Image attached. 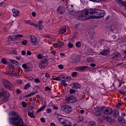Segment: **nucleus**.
Here are the masks:
<instances>
[{"label": "nucleus", "instance_id": "obj_46", "mask_svg": "<svg viewBox=\"0 0 126 126\" xmlns=\"http://www.w3.org/2000/svg\"><path fill=\"white\" fill-rule=\"evenodd\" d=\"M16 83L17 84H22V80H17L16 82Z\"/></svg>", "mask_w": 126, "mask_h": 126}, {"label": "nucleus", "instance_id": "obj_26", "mask_svg": "<svg viewBox=\"0 0 126 126\" xmlns=\"http://www.w3.org/2000/svg\"><path fill=\"white\" fill-rule=\"evenodd\" d=\"M66 100L67 102H69L70 101H75V100H76V99L74 96H71L69 97H67L66 99Z\"/></svg>", "mask_w": 126, "mask_h": 126}, {"label": "nucleus", "instance_id": "obj_48", "mask_svg": "<svg viewBox=\"0 0 126 126\" xmlns=\"http://www.w3.org/2000/svg\"><path fill=\"white\" fill-rule=\"evenodd\" d=\"M46 112L48 113V114H51V113H52V109L48 108L46 109Z\"/></svg>", "mask_w": 126, "mask_h": 126}, {"label": "nucleus", "instance_id": "obj_44", "mask_svg": "<svg viewBox=\"0 0 126 126\" xmlns=\"http://www.w3.org/2000/svg\"><path fill=\"white\" fill-rule=\"evenodd\" d=\"M1 62L4 64H6V59L5 58H3L1 60Z\"/></svg>", "mask_w": 126, "mask_h": 126}, {"label": "nucleus", "instance_id": "obj_29", "mask_svg": "<svg viewBox=\"0 0 126 126\" xmlns=\"http://www.w3.org/2000/svg\"><path fill=\"white\" fill-rule=\"evenodd\" d=\"M46 108V105H43V106L40 107L38 110H37L36 113H39V112H41V111H43L44 109Z\"/></svg>", "mask_w": 126, "mask_h": 126}, {"label": "nucleus", "instance_id": "obj_33", "mask_svg": "<svg viewBox=\"0 0 126 126\" xmlns=\"http://www.w3.org/2000/svg\"><path fill=\"white\" fill-rule=\"evenodd\" d=\"M65 80H62V82H61V84L62 85H63V86H64L65 87H66V86H67V84L65 82Z\"/></svg>", "mask_w": 126, "mask_h": 126}, {"label": "nucleus", "instance_id": "obj_6", "mask_svg": "<svg viewBox=\"0 0 126 126\" xmlns=\"http://www.w3.org/2000/svg\"><path fill=\"white\" fill-rule=\"evenodd\" d=\"M104 15L105 11L102 10H96L95 15L94 17L95 19H99V18L104 17Z\"/></svg>", "mask_w": 126, "mask_h": 126}, {"label": "nucleus", "instance_id": "obj_56", "mask_svg": "<svg viewBox=\"0 0 126 126\" xmlns=\"http://www.w3.org/2000/svg\"><path fill=\"white\" fill-rule=\"evenodd\" d=\"M118 121L119 122H122V121H124V119L119 116V118H118Z\"/></svg>", "mask_w": 126, "mask_h": 126}, {"label": "nucleus", "instance_id": "obj_55", "mask_svg": "<svg viewBox=\"0 0 126 126\" xmlns=\"http://www.w3.org/2000/svg\"><path fill=\"white\" fill-rule=\"evenodd\" d=\"M34 82H36V83H39V82H40V80L38 78L34 79Z\"/></svg>", "mask_w": 126, "mask_h": 126}, {"label": "nucleus", "instance_id": "obj_62", "mask_svg": "<svg viewBox=\"0 0 126 126\" xmlns=\"http://www.w3.org/2000/svg\"><path fill=\"white\" fill-rule=\"evenodd\" d=\"M45 77H46V78H50V75L48 73L45 74Z\"/></svg>", "mask_w": 126, "mask_h": 126}, {"label": "nucleus", "instance_id": "obj_24", "mask_svg": "<svg viewBox=\"0 0 126 126\" xmlns=\"http://www.w3.org/2000/svg\"><path fill=\"white\" fill-rule=\"evenodd\" d=\"M66 32V27H64L63 28H61L60 30V34H64V33H65Z\"/></svg>", "mask_w": 126, "mask_h": 126}, {"label": "nucleus", "instance_id": "obj_35", "mask_svg": "<svg viewBox=\"0 0 126 126\" xmlns=\"http://www.w3.org/2000/svg\"><path fill=\"white\" fill-rule=\"evenodd\" d=\"M76 39V35H73L71 39L69 40L70 42H73V41H74V40Z\"/></svg>", "mask_w": 126, "mask_h": 126}, {"label": "nucleus", "instance_id": "obj_34", "mask_svg": "<svg viewBox=\"0 0 126 126\" xmlns=\"http://www.w3.org/2000/svg\"><path fill=\"white\" fill-rule=\"evenodd\" d=\"M64 80H65L66 82H68V81H70L71 80V77L68 76V77H65V79H64Z\"/></svg>", "mask_w": 126, "mask_h": 126}, {"label": "nucleus", "instance_id": "obj_13", "mask_svg": "<svg viewBox=\"0 0 126 126\" xmlns=\"http://www.w3.org/2000/svg\"><path fill=\"white\" fill-rule=\"evenodd\" d=\"M72 7V8H73V5H71V6H67V10H68V11H69V14H70V15H74L75 14V11H74V10L72 9V8H69V7Z\"/></svg>", "mask_w": 126, "mask_h": 126}, {"label": "nucleus", "instance_id": "obj_31", "mask_svg": "<svg viewBox=\"0 0 126 126\" xmlns=\"http://www.w3.org/2000/svg\"><path fill=\"white\" fill-rule=\"evenodd\" d=\"M88 126H96V124L95 123V122H90L88 123Z\"/></svg>", "mask_w": 126, "mask_h": 126}, {"label": "nucleus", "instance_id": "obj_15", "mask_svg": "<svg viewBox=\"0 0 126 126\" xmlns=\"http://www.w3.org/2000/svg\"><path fill=\"white\" fill-rule=\"evenodd\" d=\"M64 43L63 42H57L54 43L53 44V46L54 48H61V47H63V46Z\"/></svg>", "mask_w": 126, "mask_h": 126}, {"label": "nucleus", "instance_id": "obj_50", "mask_svg": "<svg viewBox=\"0 0 126 126\" xmlns=\"http://www.w3.org/2000/svg\"><path fill=\"white\" fill-rule=\"evenodd\" d=\"M76 75H77V72H73V73H72V77H75V76H76Z\"/></svg>", "mask_w": 126, "mask_h": 126}, {"label": "nucleus", "instance_id": "obj_60", "mask_svg": "<svg viewBox=\"0 0 126 126\" xmlns=\"http://www.w3.org/2000/svg\"><path fill=\"white\" fill-rule=\"evenodd\" d=\"M40 121L41 123H45V119H44L43 117L40 118Z\"/></svg>", "mask_w": 126, "mask_h": 126}, {"label": "nucleus", "instance_id": "obj_23", "mask_svg": "<svg viewBox=\"0 0 126 126\" xmlns=\"http://www.w3.org/2000/svg\"><path fill=\"white\" fill-rule=\"evenodd\" d=\"M10 62L12 63H14V64H16V65H18V66H20L21 65L20 63L17 62V61L14 60H10Z\"/></svg>", "mask_w": 126, "mask_h": 126}, {"label": "nucleus", "instance_id": "obj_25", "mask_svg": "<svg viewBox=\"0 0 126 126\" xmlns=\"http://www.w3.org/2000/svg\"><path fill=\"white\" fill-rule=\"evenodd\" d=\"M119 55H120V53H119V52H115L112 54V59H117V58L119 57Z\"/></svg>", "mask_w": 126, "mask_h": 126}, {"label": "nucleus", "instance_id": "obj_32", "mask_svg": "<svg viewBox=\"0 0 126 126\" xmlns=\"http://www.w3.org/2000/svg\"><path fill=\"white\" fill-rule=\"evenodd\" d=\"M87 62L88 63H93V58L92 57H88L87 58Z\"/></svg>", "mask_w": 126, "mask_h": 126}, {"label": "nucleus", "instance_id": "obj_21", "mask_svg": "<svg viewBox=\"0 0 126 126\" xmlns=\"http://www.w3.org/2000/svg\"><path fill=\"white\" fill-rule=\"evenodd\" d=\"M116 2L118 3H122V5L123 6H125V9L126 10V1H123L122 0H116Z\"/></svg>", "mask_w": 126, "mask_h": 126}, {"label": "nucleus", "instance_id": "obj_18", "mask_svg": "<svg viewBox=\"0 0 126 126\" xmlns=\"http://www.w3.org/2000/svg\"><path fill=\"white\" fill-rule=\"evenodd\" d=\"M13 15L14 17H16V16H18L19 14V10L17 8H13L12 10Z\"/></svg>", "mask_w": 126, "mask_h": 126}, {"label": "nucleus", "instance_id": "obj_7", "mask_svg": "<svg viewBox=\"0 0 126 126\" xmlns=\"http://www.w3.org/2000/svg\"><path fill=\"white\" fill-rule=\"evenodd\" d=\"M61 110L65 114H69L72 111V108L68 105H62L61 107Z\"/></svg>", "mask_w": 126, "mask_h": 126}, {"label": "nucleus", "instance_id": "obj_22", "mask_svg": "<svg viewBox=\"0 0 126 126\" xmlns=\"http://www.w3.org/2000/svg\"><path fill=\"white\" fill-rule=\"evenodd\" d=\"M113 116L114 117V118H118V117L120 116V112H119L118 110H114L113 111Z\"/></svg>", "mask_w": 126, "mask_h": 126}, {"label": "nucleus", "instance_id": "obj_63", "mask_svg": "<svg viewBox=\"0 0 126 126\" xmlns=\"http://www.w3.org/2000/svg\"><path fill=\"white\" fill-rule=\"evenodd\" d=\"M91 66H92V67H95V66H96V64H95V63H91Z\"/></svg>", "mask_w": 126, "mask_h": 126}, {"label": "nucleus", "instance_id": "obj_8", "mask_svg": "<svg viewBox=\"0 0 126 126\" xmlns=\"http://www.w3.org/2000/svg\"><path fill=\"white\" fill-rule=\"evenodd\" d=\"M59 122L64 126H71V123L68 120L64 118H60L58 119Z\"/></svg>", "mask_w": 126, "mask_h": 126}, {"label": "nucleus", "instance_id": "obj_5", "mask_svg": "<svg viewBox=\"0 0 126 126\" xmlns=\"http://www.w3.org/2000/svg\"><path fill=\"white\" fill-rule=\"evenodd\" d=\"M100 110L101 112L103 111V115H111L113 113V109L112 108L110 107L106 108L105 106L100 107Z\"/></svg>", "mask_w": 126, "mask_h": 126}, {"label": "nucleus", "instance_id": "obj_20", "mask_svg": "<svg viewBox=\"0 0 126 126\" xmlns=\"http://www.w3.org/2000/svg\"><path fill=\"white\" fill-rule=\"evenodd\" d=\"M63 79H65V76L63 75H61L57 78L53 79L54 80H57V81H61V80H63Z\"/></svg>", "mask_w": 126, "mask_h": 126}, {"label": "nucleus", "instance_id": "obj_27", "mask_svg": "<svg viewBox=\"0 0 126 126\" xmlns=\"http://www.w3.org/2000/svg\"><path fill=\"white\" fill-rule=\"evenodd\" d=\"M34 27L37 29V30H41V28L43 27L42 25H37V24L34 25Z\"/></svg>", "mask_w": 126, "mask_h": 126}, {"label": "nucleus", "instance_id": "obj_38", "mask_svg": "<svg viewBox=\"0 0 126 126\" xmlns=\"http://www.w3.org/2000/svg\"><path fill=\"white\" fill-rule=\"evenodd\" d=\"M93 2H100V1H104L105 0H90Z\"/></svg>", "mask_w": 126, "mask_h": 126}, {"label": "nucleus", "instance_id": "obj_61", "mask_svg": "<svg viewBox=\"0 0 126 126\" xmlns=\"http://www.w3.org/2000/svg\"><path fill=\"white\" fill-rule=\"evenodd\" d=\"M27 55H28V56H31L32 55L31 52L28 51L27 53Z\"/></svg>", "mask_w": 126, "mask_h": 126}, {"label": "nucleus", "instance_id": "obj_58", "mask_svg": "<svg viewBox=\"0 0 126 126\" xmlns=\"http://www.w3.org/2000/svg\"><path fill=\"white\" fill-rule=\"evenodd\" d=\"M63 0V1L64 2H65L66 4H68V0Z\"/></svg>", "mask_w": 126, "mask_h": 126}, {"label": "nucleus", "instance_id": "obj_3", "mask_svg": "<svg viewBox=\"0 0 126 126\" xmlns=\"http://www.w3.org/2000/svg\"><path fill=\"white\" fill-rule=\"evenodd\" d=\"M37 59H38V60H41L39 65V68H40L41 69L45 68V67H46L49 64L48 58L45 57H43L41 54H38L37 55Z\"/></svg>", "mask_w": 126, "mask_h": 126}, {"label": "nucleus", "instance_id": "obj_2", "mask_svg": "<svg viewBox=\"0 0 126 126\" xmlns=\"http://www.w3.org/2000/svg\"><path fill=\"white\" fill-rule=\"evenodd\" d=\"M96 11L97 10L94 9H90L89 10H83L82 12H79L78 16V19L79 20H87V19H90V18L94 19H95L94 16L96 15Z\"/></svg>", "mask_w": 126, "mask_h": 126}, {"label": "nucleus", "instance_id": "obj_47", "mask_svg": "<svg viewBox=\"0 0 126 126\" xmlns=\"http://www.w3.org/2000/svg\"><path fill=\"white\" fill-rule=\"evenodd\" d=\"M17 36V39H18V38H22L23 37V35H22L21 34H17V35H16Z\"/></svg>", "mask_w": 126, "mask_h": 126}, {"label": "nucleus", "instance_id": "obj_17", "mask_svg": "<svg viewBox=\"0 0 126 126\" xmlns=\"http://www.w3.org/2000/svg\"><path fill=\"white\" fill-rule=\"evenodd\" d=\"M100 111H101L100 110V107H97L96 108H94V111L95 112L94 114L96 117H100V115L101 114Z\"/></svg>", "mask_w": 126, "mask_h": 126}, {"label": "nucleus", "instance_id": "obj_43", "mask_svg": "<svg viewBox=\"0 0 126 126\" xmlns=\"http://www.w3.org/2000/svg\"><path fill=\"white\" fill-rule=\"evenodd\" d=\"M28 116L29 117H31V118H35V116H34V115L33 114V113H31V112H29L28 113Z\"/></svg>", "mask_w": 126, "mask_h": 126}, {"label": "nucleus", "instance_id": "obj_49", "mask_svg": "<svg viewBox=\"0 0 126 126\" xmlns=\"http://www.w3.org/2000/svg\"><path fill=\"white\" fill-rule=\"evenodd\" d=\"M34 94H36V93L35 92L31 93V94H27V97H30V96H32V95H34Z\"/></svg>", "mask_w": 126, "mask_h": 126}, {"label": "nucleus", "instance_id": "obj_53", "mask_svg": "<svg viewBox=\"0 0 126 126\" xmlns=\"http://www.w3.org/2000/svg\"><path fill=\"white\" fill-rule=\"evenodd\" d=\"M28 43V42L27 41V40H24L22 41V44L24 45V46H25V45H27Z\"/></svg>", "mask_w": 126, "mask_h": 126}, {"label": "nucleus", "instance_id": "obj_42", "mask_svg": "<svg viewBox=\"0 0 126 126\" xmlns=\"http://www.w3.org/2000/svg\"><path fill=\"white\" fill-rule=\"evenodd\" d=\"M72 42L69 41V43L68 44V47L69 48H72L73 47V44L72 43Z\"/></svg>", "mask_w": 126, "mask_h": 126}, {"label": "nucleus", "instance_id": "obj_4", "mask_svg": "<svg viewBox=\"0 0 126 126\" xmlns=\"http://www.w3.org/2000/svg\"><path fill=\"white\" fill-rule=\"evenodd\" d=\"M0 99H1L5 102L8 101L9 99V93L6 91H2L0 92Z\"/></svg>", "mask_w": 126, "mask_h": 126}, {"label": "nucleus", "instance_id": "obj_45", "mask_svg": "<svg viewBox=\"0 0 126 126\" xmlns=\"http://www.w3.org/2000/svg\"><path fill=\"white\" fill-rule=\"evenodd\" d=\"M76 58V60L74 61V63H78L79 62V56H77Z\"/></svg>", "mask_w": 126, "mask_h": 126}, {"label": "nucleus", "instance_id": "obj_37", "mask_svg": "<svg viewBox=\"0 0 126 126\" xmlns=\"http://www.w3.org/2000/svg\"><path fill=\"white\" fill-rule=\"evenodd\" d=\"M81 46V43H80V42L78 41L76 43V47H77V48H80Z\"/></svg>", "mask_w": 126, "mask_h": 126}, {"label": "nucleus", "instance_id": "obj_14", "mask_svg": "<svg viewBox=\"0 0 126 126\" xmlns=\"http://www.w3.org/2000/svg\"><path fill=\"white\" fill-rule=\"evenodd\" d=\"M8 39L9 41H15L17 40V36L15 33H12L8 37Z\"/></svg>", "mask_w": 126, "mask_h": 126}, {"label": "nucleus", "instance_id": "obj_59", "mask_svg": "<svg viewBox=\"0 0 126 126\" xmlns=\"http://www.w3.org/2000/svg\"><path fill=\"white\" fill-rule=\"evenodd\" d=\"M22 55L23 56H25L26 55V52H25L24 50L22 51Z\"/></svg>", "mask_w": 126, "mask_h": 126}, {"label": "nucleus", "instance_id": "obj_19", "mask_svg": "<svg viewBox=\"0 0 126 126\" xmlns=\"http://www.w3.org/2000/svg\"><path fill=\"white\" fill-rule=\"evenodd\" d=\"M72 88H73V89H80V87H81L80 84L77 83H74L72 84Z\"/></svg>", "mask_w": 126, "mask_h": 126}, {"label": "nucleus", "instance_id": "obj_16", "mask_svg": "<svg viewBox=\"0 0 126 126\" xmlns=\"http://www.w3.org/2000/svg\"><path fill=\"white\" fill-rule=\"evenodd\" d=\"M86 68H88V66H82L76 67L75 69L77 71H83L86 69Z\"/></svg>", "mask_w": 126, "mask_h": 126}, {"label": "nucleus", "instance_id": "obj_57", "mask_svg": "<svg viewBox=\"0 0 126 126\" xmlns=\"http://www.w3.org/2000/svg\"><path fill=\"white\" fill-rule=\"evenodd\" d=\"M59 68H60V69H63V66L62 64H60L58 66Z\"/></svg>", "mask_w": 126, "mask_h": 126}, {"label": "nucleus", "instance_id": "obj_1", "mask_svg": "<svg viewBox=\"0 0 126 126\" xmlns=\"http://www.w3.org/2000/svg\"><path fill=\"white\" fill-rule=\"evenodd\" d=\"M9 115L12 117L9 119V122L11 125L15 126H27V125L23 124V120L16 112L11 111Z\"/></svg>", "mask_w": 126, "mask_h": 126}, {"label": "nucleus", "instance_id": "obj_52", "mask_svg": "<svg viewBox=\"0 0 126 126\" xmlns=\"http://www.w3.org/2000/svg\"><path fill=\"white\" fill-rule=\"evenodd\" d=\"M28 65H26V64H23L22 65V67H23V68H24L25 69V70H26V69H27V66Z\"/></svg>", "mask_w": 126, "mask_h": 126}, {"label": "nucleus", "instance_id": "obj_10", "mask_svg": "<svg viewBox=\"0 0 126 126\" xmlns=\"http://www.w3.org/2000/svg\"><path fill=\"white\" fill-rule=\"evenodd\" d=\"M109 54H110V50H109V48H107L105 46L104 49L99 53V55H102V56H108Z\"/></svg>", "mask_w": 126, "mask_h": 126}, {"label": "nucleus", "instance_id": "obj_40", "mask_svg": "<svg viewBox=\"0 0 126 126\" xmlns=\"http://www.w3.org/2000/svg\"><path fill=\"white\" fill-rule=\"evenodd\" d=\"M77 120L78 122H83V120H84L83 117L82 116L79 117L78 118Z\"/></svg>", "mask_w": 126, "mask_h": 126}, {"label": "nucleus", "instance_id": "obj_36", "mask_svg": "<svg viewBox=\"0 0 126 126\" xmlns=\"http://www.w3.org/2000/svg\"><path fill=\"white\" fill-rule=\"evenodd\" d=\"M70 94H73V93H75V90H74L73 89H70L69 90Z\"/></svg>", "mask_w": 126, "mask_h": 126}, {"label": "nucleus", "instance_id": "obj_54", "mask_svg": "<svg viewBox=\"0 0 126 126\" xmlns=\"http://www.w3.org/2000/svg\"><path fill=\"white\" fill-rule=\"evenodd\" d=\"M51 90L52 89H51L49 87H45V91H51Z\"/></svg>", "mask_w": 126, "mask_h": 126}, {"label": "nucleus", "instance_id": "obj_64", "mask_svg": "<svg viewBox=\"0 0 126 126\" xmlns=\"http://www.w3.org/2000/svg\"><path fill=\"white\" fill-rule=\"evenodd\" d=\"M53 109H54V110H58L59 109V108L58 107V106L54 105L53 106Z\"/></svg>", "mask_w": 126, "mask_h": 126}, {"label": "nucleus", "instance_id": "obj_30", "mask_svg": "<svg viewBox=\"0 0 126 126\" xmlns=\"http://www.w3.org/2000/svg\"><path fill=\"white\" fill-rule=\"evenodd\" d=\"M13 72V71H12V72L11 71H10V72H7L6 73V74L7 75H8L9 76H14V74L12 73Z\"/></svg>", "mask_w": 126, "mask_h": 126}, {"label": "nucleus", "instance_id": "obj_28", "mask_svg": "<svg viewBox=\"0 0 126 126\" xmlns=\"http://www.w3.org/2000/svg\"><path fill=\"white\" fill-rule=\"evenodd\" d=\"M33 70V67L31 66H28L27 67L26 70H25L26 72H28V71H32Z\"/></svg>", "mask_w": 126, "mask_h": 126}, {"label": "nucleus", "instance_id": "obj_11", "mask_svg": "<svg viewBox=\"0 0 126 126\" xmlns=\"http://www.w3.org/2000/svg\"><path fill=\"white\" fill-rule=\"evenodd\" d=\"M3 84L7 89H10L11 88V84L6 80H3Z\"/></svg>", "mask_w": 126, "mask_h": 126}, {"label": "nucleus", "instance_id": "obj_12", "mask_svg": "<svg viewBox=\"0 0 126 126\" xmlns=\"http://www.w3.org/2000/svg\"><path fill=\"white\" fill-rule=\"evenodd\" d=\"M57 11L59 14H63L65 12V8L63 6H60L57 8Z\"/></svg>", "mask_w": 126, "mask_h": 126}, {"label": "nucleus", "instance_id": "obj_41", "mask_svg": "<svg viewBox=\"0 0 126 126\" xmlns=\"http://www.w3.org/2000/svg\"><path fill=\"white\" fill-rule=\"evenodd\" d=\"M106 121H107V122H108L109 123H111V122H112L113 120L112 119V118H111V117H107Z\"/></svg>", "mask_w": 126, "mask_h": 126}, {"label": "nucleus", "instance_id": "obj_9", "mask_svg": "<svg viewBox=\"0 0 126 126\" xmlns=\"http://www.w3.org/2000/svg\"><path fill=\"white\" fill-rule=\"evenodd\" d=\"M31 42L33 46H37L38 45V41H37V38L35 35L32 34L30 36Z\"/></svg>", "mask_w": 126, "mask_h": 126}, {"label": "nucleus", "instance_id": "obj_39", "mask_svg": "<svg viewBox=\"0 0 126 126\" xmlns=\"http://www.w3.org/2000/svg\"><path fill=\"white\" fill-rule=\"evenodd\" d=\"M30 87H31V85L29 84H27L25 86V88L26 90H28Z\"/></svg>", "mask_w": 126, "mask_h": 126}, {"label": "nucleus", "instance_id": "obj_51", "mask_svg": "<svg viewBox=\"0 0 126 126\" xmlns=\"http://www.w3.org/2000/svg\"><path fill=\"white\" fill-rule=\"evenodd\" d=\"M22 105L24 108H26L27 105H26V103H25V101H23L22 102Z\"/></svg>", "mask_w": 126, "mask_h": 126}]
</instances>
